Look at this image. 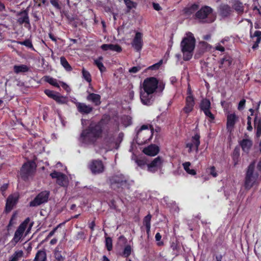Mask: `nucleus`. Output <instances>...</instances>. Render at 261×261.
<instances>
[{
    "label": "nucleus",
    "mask_w": 261,
    "mask_h": 261,
    "mask_svg": "<svg viewBox=\"0 0 261 261\" xmlns=\"http://www.w3.org/2000/svg\"><path fill=\"white\" fill-rule=\"evenodd\" d=\"M199 8V5L196 4H194L190 7H186L184 9V12L185 15L190 16L194 13Z\"/></svg>",
    "instance_id": "obj_30"
},
{
    "label": "nucleus",
    "mask_w": 261,
    "mask_h": 261,
    "mask_svg": "<svg viewBox=\"0 0 261 261\" xmlns=\"http://www.w3.org/2000/svg\"><path fill=\"white\" fill-rule=\"evenodd\" d=\"M140 99L143 105L150 106L154 101V96L152 93L141 91L140 92Z\"/></svg>",
    "instance_id": "obj_13"
},
{
    "label": "nucleus",
    "mask_w": 261,
    "mask_h": 261,
    "mask_svg": "<svg viewBox=\"0 0 261 261\" xmlns=\"http://www.w3.org/2000/svg\"><path fill=\"white\" fill-rule=\"evenodd\" d=\"M159 81L156 77H149L145 79L143 83V91L154 93L158 88Z\"/></svg>",
    "instance_id": "obj_6"
},
{
    "label": "nucleus",
    "mask_w": 261,
    "mask_h": 261,
    "mask_svg": "<svg viewBox=\"0 0 261 261\" xmlns=\"http://www.w3.org/2000/svg\"><path fill=\"white\" fill-rule=\"evenodd\" d=\"M163 160L161 157L158 156L148 164V170L154 172L161 169L162 167Z\"/></svg>",
    "instance_id": "obj_16"
},
{
    "label": "nucleus",
    "mask_w": 261,
    "mask_h": 261,
    "mask_svg": "<svg viewBox=\"0 0 261 261\" xmlns=\"http://www.w3.org/2000/svg\"><path fill=\"white\" fill-rule=\"evenodd\" d=\"M43 79L45 82L49 83L50 85L57 88L60 87L57 79L48 75L44 76Z\"/></svg>",
    "instance_id": "obj_35"
},
{
    "label": "nucleus",
    "mask_w": 261,
    "mask_h": 261,
    "mask_svg": "<svg viewBox=\"0 0 261 261\" xmlns=\"http://www.w3.org/2000/svg\"><path fill=\"white\" fill-rule=\"evenodd\" d=\"M183 167L184 169L187 172L190 169V166H191V163L189 162H187L184 163L183 164Z\"/></svg>",
    "instance_id": "obj_58"
},
{
    "label": "nucleus",
    "mask_w": 261,
    "mask_h": 261,
    "mask_svg": "<svg viewBox=\"0 0 261 261\" xmlns=\"http://www.w3.org/2000/svg\"><path fill=\"white\" fill-rule=\"evenodd\" d=\"M57 183L60 186L65 187L68 185V180H57Z\"/></svg>",
    "instance_id": "obj_56"
},
{
    "label": "nucleus",
    "mask_w": 261,
    "mask_h": 261,
    "mask_svg": "<svg viewBox=\"0 0 261 261\" xmlns=\"http://www.w3.org/2000/svg\"><path fill=\"white\" fill-rule=\"evenodd\" d=\"M17 43L19 44L24 45L29 48H31L34 50V48L32 43V41L28 39H26L23 41H17Z\"/></svg>",
    "instance_id": "obj_44"
},
{
    "label": "nucleus",
    "mask_w": 261,
    "mask_h": 261,
    "mask_svg": "<svg viewBox=\"0 0 261 261\" xmlns=\"http://www.w3.org/2000/svg\"><path fill=\"white\" fill-rule=\"evenodd\" d=\"M29 70V68L27 65L24 64H21L19 65H15L13 66V71L16 74L27 72Z\"/></svg>",
    "instance_id": "obj_27"
},
{
    "label": "nucleus",
    "mask_w": 261,
    "mask_h": 261,
    "mask_svg": "<svg viewBox=\"0 0 261 261\" xmlns=\"http://www.w3.org/2000/svg\"><path fill=\"white\" fill-rule=\"evenodd\" d=\"M89 101L93 102L95 106H98L101 104V96L98 94L90 93L86 98Z\"/></svg>",
    "instance_id": "obj_23"
},
{
    "label": "nucleus",
    "mask_w": 261,
    "mask_h": 261,
    "mask_svg": "<svg viewBox=\"0 0 261 261\" xmlns=\"http://www.w3.org/2000/svg\"><path fill=\"white\" fill-rule=\"evenodd\" d=\"M257 114H255L254 120V127L256 129V136L258 138L261 136V117L257 119Z\"/></svg>",
    "instance_id": "obj_25"
},
{
    "label": "nucleus",
    "mask_w": 261,
    "mask_h": 261,
    "mask_svg": "<svg viewBox=\"0 0 261 261\" xmlns=\"http://www.w3.org/2000/svg\"><path fill=\"white\" fill-rule=\"evenodd\" d=\"M159 152V148L155 145H150L143 149V152L148 155L154 156Z\"/></svg>",
    "instance_id": "obj_22"
},
{
    "label": "nucleus",
    "mask_w": 261,
    "mask_h": 261,
    "mask_svg": "<svg viewBox=\"0 0 261 261\" xmlns=\"http://www.w3.org/2000/svg\"><path fill=\"white\" fill-rule=\"evenodd\" d=\"M213 9L209 6H205L202 7L195 14V16L199 19H205L207 18L213 13Z\"/></svg>",
    "instance_id": "obj_15"
},
{
    "label": "nucleus",
    "mask_w": 261,
    "mask_h": 261,
    "mask_svg": "<svg viewBox=\"0 0 261 261\" xmlns=\"http://www.w3.org/2000/svg\"><path fill=\"white\" fill-rule=\"evenodd\" d=\"M200 136L199 133H196L191 138V142L186 144V147L188 148V152L191 153L193 150L198 151L200 144Z\"/></svg>",
    "instance_id": "obj_9"
},
{
    "label": "nucleus",
    "mask_w": 261,
    "mask_h": 261,
    "mask_svg": "<svg viewBox=\"0 0 261 261\" xmlns=\"http://www.w3.org/2000/svg\"><path fill=\"white\" fill-rule=\"evenodd\" d=\"M252 23H251V28L250 30V38L253 39L254 37H256V39L259 38L261 41V31H255L254 33H252Z\"/></svg>",
    "instance_id": "obj_42"
},
{
    "label": "nucleus",
    "mask_w": 261,
    "mask_h": 261,
    "mask_svg": "<svg viewBox=\"0 0 261 261\" xmlns=\"http://www.w3.org/2000/svg\"><path fill=\"white\" fill-rule=\"evenodd\" d=\"M54 256L57 261H64L65 256L63 255L61 251H60L58 248H56L54 251Z\"/></svg>",
    "instance_id": "obj_40"
},
{
    "label": "nucleus",
    "mask_w": 261,
    "mask_h": 261,
    "mask_svg": "<svg viewBox=\"0 0 261 261\" xmlns=\"http://www.w3.org/2000/svg\"><path fill=\"white\" fill-rule=\"evenodd\" d=\"M100 48L105 51L110 50V44H103L101 46Z\"/></svg>",
    "instance_id": "obj_59"
},
{
    "label": "nucleus",
    "mask_w": 261,
    "mask_h": 261,
    "mask_svg": "<svg viewBox=\"0 0 261 261\" xmlns=\"http://www.w3.org/2000/svg\"><path fill=\"white\" fill-rule=\"evenodd\" d=\"M162 64H163V60H161L158 63L149 66L148 68L151 70H157V69H159V68L160 67V66L162 65Z\"/></svg>",
    "instance_id": "obj_51"
},
{
    "label": "nucleus",
    "mask_w": 261,
    "mask_h": 261,
    "mask_svg": "<svg viewBox=\"0 0 261 261\" xmlns=\"http://www.w3.org/2000/svg\"><path fill=\"white\" fill-rule=\"evenodd\" d=\"M141 69V67L140 66H134L132 68H130L128 71L130 73H137L138 71H139Z\"/></svg>",
    "instance_id": "obj_52"
},
{
    "label": "nucleus",
    "mask_w": 261,
    "mask_h": 261,
    "mask_svg": "<svg viewBox=\"0 0 261 261\" xmlns=\"http://www.w3.org/2000/svg\"><path fill=\"white\" fill-rule=\"evenodd\" d=\"M231 156L233 165L236 166L238 164L240 158V148L239 147L237 146L234 148Z\"/></svg>",
    "instance_id": "obj_31"
},
{
    "label": "nucleus",
    "mask_w": 261,
    "mask_h": 261,
    "mask_svg": "<svg viewBox=\"0 0 261 261\" xmlns=\"http://www.w3.org/2000/svg\"><path fill=\"white\" fill-rule=\"evenodd\" d=\"M52 178H56V179H67V176L61 172L56 171H54L50 174Z\"/></svg>",
    "instance_id": "obj_37"
},
{
    "label": "nucleus",
    "mask_w": 261,
    "mask_h": 261,
    "mask_svg": "<svg viewBox=\"0 0 261 261\" xmlns=\"http://www.w3.org/2000/svg\"><path fill=\"white\" fill-rule=\"evenodd\" d=\"M215 49L217 50H219V51H220L221 52H223L225 50V48L224 47L221 45L220 44H218L217 45L216 47H215Z\"/></svg>",
    "instance_id": "obj_61"
},
{
    "label": "nucleus",
    "mask_w": 261,
    "mask_h": 261,
    "mask_svg": "<svg viewBox=\"0 0 261 261\" xmlns=\"http://www.w3.org/2000/svg\"><path fill=\"white\" fill-rule=\"evenodd\" d=\"M17 15L21 16L17 19V22L19 24L21 25L24 23V27L25 28L31 27L30 19L29 17V10L28 9L21 10V11L19 12Z\"/></svg>",
    "instance_id": "obj_12"
},
{
    "label": "nucleus",
    "mask_w": 261,
    "mask_h": 261,
    "mask_svg": "<svg viewBox=\"0 0 261 261\" xmlns=\"http://www.w3.org/2000/svg\"><path fill=\"white\" fill-rule=\"evenodd\" d=\"M111 50L115 51L117 53H120L122 51L121 47L118 44H110Z\"/></svg>",
    "instance_id": "obj_48"
},
{
    "label": "nucleus",
    "mask_w": 261,
    "mask_h": 261,
    "mask_svg": "<svg viewBox=\"0 0 261 261\" xmlns=\"http://www.w3.org/2000/svg\"><path fill=\"white\" fill-rule=\"evenodd\" d=\"M49 195V192L44 191L40 193L35 199L30 202V206H38L42 203L47 201Z\"/></svg>",
    "instance_id": "obj_8"
},
{
    "label": "nucleus",
    "mask_w": 261,
    "mask_h": 261,
    "mask_svg": "<svg viewBox=\"0 0 261 261\" xmlns=\"http://www.w3.org/2000/svg\"><path fill=\"white\" fill-rule=\"evenodd\" d=\"M153 7L154 10L159 11L161 9V7L160 5L158 3H153Z\"/></svg>",
    "instance_id": "obj_63"
},
{
    "label": "nucleus",
    "mask_w": 261,
    "mask_h": 261,
    "mask_svg": "<svg viewBox=\"0 0 261 261\" xmlns=\"http://www.w3.org/2000/svg\"><path fill=\"white\" fill-rule=\"evenodd\" d=\"M244 5L239 0H234L232 3V9H233L239 15H241L244 12Z\"/></svg>",
    "instance_id": "obj_21"
},
{
    "label": "nucleus",
    "mask_w": 261,
    "mask_h": 261,
    "mask_svg": "<svg viewBox=\"0 0 261 261\" xmlns=\"http://www.w3.org/2000/svg\"><path fill=\"white\" fill-rule=\"evenodd\" d=\"M29 222L30 218H27L22 223L19 225L15 231L14 237L11 241V243L13 245L15 246L25 236V234L24 235V233Z\"/></svg>",
    "instance_id": "obj_5"
},
{
    "label": "nucleus",
    "mask_w": 261,
    "mask_h": 261,
    "mask_svg": "<svg viewBox=\"0 0 261 261\" xmlns=\"http://www.w3.org/2000/svg\"><path fill=\"white\" fill-rule=\"evenodd\" d=\"M50 3L55 8L60 11L61 13H64L63 11H61L63 4L59 0H50Z\"/></svg>",
    "instance_id": "obj_41"
},
{
    "label": "nucleus",
    "mask_w": 261,
    "mask_h": 261,
    "mask_svg": "<svg viewBox=\"0 0 261 261\" xmlns=\"http://www.w3.org/2000/svg\"><path fill=\"white\" fill-rule=\"evenodd\" d=\"M83 77L88 83H90L92 81L91 75L90 72L86 70L84 68L82 69Z\"/></svg>",
    "instance_id": "obj_43"
},
{
    "label": "nucleus",
    "mask_w": 261,
    "mask_h": 261,
    "mask_svg": "<svg viewBox=\"0 0 261 261\" xmlns=\"http://www.w3.org/2000/svg\"><path fill=\"white\" fill-rule=\"evenodd\" d=\"M54 100L59 104H64L66 102V98L63 96L57 94Z\"/></svg>",
    "instance_id": "obj_46"
},
{
    "label": "nucleus",
    "mask_w": 261,
    "mask_h": 261,
    "mask_svg": "<svg viewBox=\"0 0 261 261\" xmlns=\"http://www.w3.org/2000/svg\"><path fill=\"white\" fill-rule=\"evenodd\" d=\"M195 104V98L194 96H187L186 98V105L182 109L183 112L186 114H189L193 110Z\"/></svg>",
    "instance_id": "obj_18"
},
{
    "label": "nucleus",
    "mask_w": 261,
    "mask_h": 261,
    "mask_svg": "<svg viewBox=\"0 0 261 261\" xmlns=\"http://www.w3.org/2000/svg\"><path fill=\"white\" fill-rule=\"evenodd\" d=\"M208 46V43L204 41H201L199 43V48H198L197 53L195 55V58H199L201 56L206 50Z\"/></svg>",
    "instance_id": "obj_28"
},
{
    "label": "nucleus",
    "mask_w": 261,
    "mask_h": 261,
    "mask_svg": "<svg viewBox=\"0 0 261 261\" xmlns=\"http://www.w3.org/2000/svg\"><path fill=\"white\" fill-rule=\"evenodd\" d=\"M109 118L102 117L97 122H92L84 129L79 138L80 141L87 145H94L97 140L102 137L105 126L108 124Z\"/></svg>",
    "instance_id": "obj_1"
},
{
    "label": "nucleus",
    "mask_w": 261,
    "mask_h": 261,
    "mask_svg": "<svg viewBox=\"0 0 261 261\" xmlns=\"http://www.w3.org/2000/svg\"><path fill=\"white\" fill-rule=\"evenodd\" d=\"M77 238L79 239H85V237L84 234V232L83 231H80L78 232L77 235Z\"/></svg>",
    "instance_id": "obj_62"
},
{
    "label": "nucleus",
    "mask_w": 261,
    "mask_h": 261,
    "mask_svg": "<svg viewBox=\"0 0 261 261\" xmlns=\"http://www.w3.org/2000/svg\"><path fill=\"white\" fill-rule=\"evenodd\" d=\"M180 42L181 51L183 55V60L185 61L190 60L194 54L195 48L196 39L193 33L188 32L186 34Z\"/></svg>",
    "instance_id": "obj_2"
},
{
    "label": "nucleus",
    "mask_w": 261,
    "mask_h": 261,
    "mask_svg": "<svg viewBox=\"0 0 261 261\" xmlns=\"http://www.w3.org/2000/svg\"><path fill=\"white\" fill-rule=\"evenodd\" d=\"M246 103V100L245 99H242L240 100V101L239 103L238 109L239 110H242L244 109L245 107Z\"/></svg>",
    "instance_id": "obj_53"
},
{
    "label": "nucleus",
    "mask_w": 261,
    "mask_h": 261,
    "mask_svg": "<svg viewBox=\"0 0 261 261\" xmlns=\"http://www.w3.org/2000/svg\"><path fill=\"white\" fill-rule=\"evenodd\" d=\"M137 163L139 166H143L145 164V162L143 160H138Z\"/></svg>",
    "instance_id": "obj_64"
},
{
    "label": "nucleus",
    "mask_w": 261,
    "mask_h": 261,
    "mask_svg": "<svg viewBox=\"0 0 261 261\" xmlns=\"http://www.w3.org/2000/svg\"><path fill=\"white\" fill-rule=\"evenodd\" d=\"M233 61V59L232 57H231L229 55H225L223 58H222L219 63L220 66L219 68H222L223 67L227 68L231 66Z\"/></svg>",
    "instance_id": "obj_24"
},
{
    "label": "nucleus",
    "mask_w": 261,
    "mask_h": 261,
    "mask_svg": "<svg viewBox=\"0 0 261 261\" xmlns=\"http://www.w3.org/2000/svg\"><path fill=\"white\" fill-rule=\"evenodd\" d=\"M151 219V215L149 214L145 216L143 219V224L146 227V231L147 233H149L150 229V221Z\"/></svg>",
    "instance_id": "obj_39"
},
{
    "label": "nucleus",
    "mask_w": 261,
    "mask_h": 261,
    "mask_svg": "<svg viewBox=\"0 0 261 261\" xmlns=\"http://www.w3.org/2000/svg\"><path fill=\"white\" fill-rule=\"evenodd\" d=\"M124 3L126 7V13H128L130 12V10L133 8H136L137 6V3L132 0H123Z\"/></svg>",
    "instance_id": "obj_33"
},
{
    "label": "nucleus",
    "mask_w": 261,
    "mask_h": 261,
    "mask_svg": "<svg viewBox=\"0 0 261 261\" xmlns=\"http://www.w3.org/2000/svg\"><path fill=\"white\" fill-rule=\"evenodd\" d=\"M33 261H46V252L42 250L38 251Z\"/></svg>",
    "instance_id": "obj_34"
},
{
    "label": "nucleus",
    "mask_w": 261,
    "mask_h": 261,
    "mask_svg": "<svg viewBox=\"0 0 261 261\" xmlns=\"http://www.w3.org/2000/svg\"><path fill=\"white\" fill-rule=\"evenodd\" d=\"M239 143L242 150L246 153L249 152L253 145L252 141L249 139H243L239 141Z\"/></svg>",
    "instance_id": "obj_20"
},
{
    "label": "nucleus",
    "mask_w": 261,
    "mask_h": 261,
    "mask_svg": "<svg viewBox=\"0 0 261 261\" xmlns=\"http://www.w3.org/2000/svg\"><path fill=\"white\" fill-rule=\"evenodd\" d=\"M19 198V195L17 193H14L10 195L8 197L5 206V212L9 213L16 204Z\"/></svg>",
    "instance_id": "obj_11"
},
{
    "label": "nucleus",
    "mask_w": 261,
    "mask_h": 261,
    "mask_svg": "<svg viewBox=\"0 0 261 261\" xmlns=\"http://www.w3.org/2000/svg\"><path fill=\"white\" fill-rule=\"evenodd\" d=\"M253 180H245L244 185L247 189H250L253 185Z\"/></svg>",
    "instance_id": "obj_55"
},
{
    "label": "nucleus",
    "mask_w": 261,
    "mask_h": 261,
    "mask_svg": "<svg viewBox=\"0 0 261 261\" xmlns=\"http://www.w3.org/2000/svg\"><path fill=\"white\" fill-rule=\"evenodd\" d=\"M34 2L36 6L38 7H41V4H45L46 0H34Z\"/></svg>",
    "instance_id": "obj_57"
},
{
    "label": "nucleus",
    "mask_w": 261,
    "mask_h": 261,
    "mask_svg": "<svg viewBox=\"0 0 261 261\" xmlns=\"http://www.w3.org/2000/svg\"><path fill=\"white\" fill-rule=\"evenodd\" d=\"M106 245L107 248V249L109 251H110L112 249V239L110 237H107L106 238Z\"/></svg>",
    "instance_id": "obj_49"
},
{
    "label": "nucleus",
    "mask_w": 261,
    "mask_h": 261,
    "mask_svg": "<svg viewBox=\"0 0 261 261\" xmlns=\"http://www.w3.org/2000/svg\"><path fill=\"white\" fill-rule=\"evenodd\" d=\"M153 127L152 125L144 124L137 131L136 136V142L139 145L148 143L153 135Z\"/></svg>",
    "instance_id": "obj_3"
},
{
    "label": "nucleus",
    "mask_w": 261,
    "mask_h": 261,
    "mask_svg": "<svg viewBox=\"0 0 261 261\" xmlns=\"http://www.w3.org/2000/svg\"><path fill=\"white\" fill-rule=\"evenodd\" d=\"M218 12L220 16L223 18L230 17L233 12L232 8L227 4H221L218 8Z\"/></svg>",
    "instance_id": "obj_14"
},
{
    "label": "nucleus",
    "mask_w": 261,
    "mask_h": 261,
    "mask_svg": "<svg viewBox=\"0 0 261 261\" xmlns=\"http://www.w3.org/2000/svg\"><path fill=\"white\" fill-rule=\"evenodd\" d=\"M132 251V249L131 246L129 245H127L125 247L122 255L125 257H127L130 255Z\"/></svg>",
    "instance_id": "obj_45"
},
{
    "label": "nucleus",
    "mask_w": 261,
    "mask_h": 261,
    "mask_svg": "<svg viewBox=\"0 0 261 261\" xmlns=\"http://www.w3.org/2000/svg\"><path fill=\"white\" fill-rule=\"evenodd\" d=\"M23 255V252L22 250L16 251L11 255L9 261H18Z\"/></svg>",
    "instance_id": "obj_38"
},
{
    "label": "nucleus",
    "mask_w": 261,
    "mask_h": 261,
    "mask_svg": "<svg viewBox=\"0 0 261 261\" xmlns=\"http://www.w3.org/2000/svg\"><path fill=\"white\" fill-rule=\"evenodd\" d=\"M76 109L79 113L82 114H90L93 110L90 105H87L85 103L78 101L74 102Z\"/></svg>",
    "instance_id": "obj_17"
},
{
    "label": "nucleus",
    "mask_w": 261,
    "mask_h": 261,
    "mask_svg": "<svg viewBox=\"0 0 261 261\" xmlns=\"http://www.w3.org/2000/svg\"><path fill=\"white\" fill-rule=\"evenodd\" d=\"M88 167L92 174H98L102 173L105 170V166L101 160H93L88 165Z\"/></svg>",
    "instance_id": "obj_7"
},
{
    "label": "nucleus",
    "mask_w": 261,
    "mask_h": 261,
    "mask_svg": "<svg viewBox=\"0 0 261 261\" xmlns=\"http://www.w3.org/2000/svg\"><path fill=\"white\" fill-rule=\"evenodd\" d=\"M260 41H260L259 38L256 39L255 41L254 42V44H253L252 48L253 49H255L256 48H257L258 47L259 44L260 43Z\"/></svg>",
    "instance_id": "obj_60"
},
{
    "label": "nucleus",
    "mask_w": 261,
    "mask_h": 261,
    "mask_svg": "<svg viewBox=\"0 0 261 261\" xmlns=\"http://www.w3.org/2000/svg\"><path fill=\"white\" fill-rule=\"evenodd\" d=\"M132 47L137 52L141 50L143 45V34L141 32H137L136 33L135 36L132 42Z\"/></svg>",
    "instance_id": "obj_10"
},
{
    "label": "nucleus",
    "mask_w": 261,
    "mask_h": 261,
    "mask_svg": "<svg viewBox=\"0 0 261 261\" xmlns=\"http://www.w3.org/2000/svg\"><path fill=\"white\" fill-rule=\"evenodd\" d=\"M203 112L204 113V115L207 118H209L208 120L210 122H211L214 120L215 117L214 115L212 113V112L211 111V109L206 110L205 111H203Z\"/></svg>",
    "instance_id": "obj_47"
},
{
    "label": "nucleus",
    "mask_w": 261,
    "mask_h": 261,
    "mask_svg": "<svg viewBox=\"0 0 261 261\" xmlns=\"http://www.w3.org/2000/svg\"><path fill=\"white\" fill-rule=\"evenodd\" d=\"M37 165L34 161L30 160L24 163L21 167L19 175L22 179L32 178L36 171Z\"/></svg>",
    "instance_id": "obj_4"
},
{
    "label": "nucleus",
    "mask_w": 261,
    "mask_h": 261,
    "mask_svg": "<svg viewBox=\"0 0 261 261\" xmlns=\"http://www.w3.org/2000/svg\"><path fill=\"white\" fill-rule=\"evenodd\" d=\"M44 93L49 98H51L52 99H54L57 94L55 93V92L50 90L49 89H45L44 90Z\"/></svg>",
    "instance_id": "obj_50"
},
{
    "label": "nucleus",
    "mask_w": 261,
    "mask_h": 261,
    "mask_svg": "<svg viewBox=\"0 0 261 261\" xmlns=\"http://www.w3.org/2000/svg\"><path fill=\"white\" fill-rule=\"evenodd\" d=\"M238 119L239 117L234 113L228 114L227 116V129L231 131L233 128Z\"/></svg>",
    "instance_id": "obj_19"
},
{
    "label": "nucleus",
    "mask_w": 261,
    "mask_h": 261,
    "mask_svg": "<svg viewBox=\"0 0 261 261\" xmlns=\"http://www.w3.org/2000/svg\"><path fill=\"white\" fill-rule=\"evenodd\" d=\"M210 173L214 177H216L217 176V173L216 168L214 166H212L210 168Z\"/></svg>",
    "instance_id": "obj_54"
},
{
    "label": "nucleus",
    "mask_w": 261,
    "mask_h": 261,
    "mask_svg": "<svg viewBox=\"0 0 261 261\" xmlns=\"http://www.w3.org/2000/svg\"><path fill=\"white\" fill-rule=\"evenodd\" d=\"M60 63L61 65L64 68V69L68 72L72 71V68L71 65L69 64L68 62L64 57L62 56L60 58Z\"/></svg>",
    "instance_id": "obj_36"
},
{
    "label": "nucleus",
    "mask_w": 261,
    "mask_h": 261,
    "mask_svg": "<svg viewBox=\"0 0 261 261\" xmlns=\"http://www.w3.org/2000/svg\"><path fill=\"white\" fill-rule=\"evenodd\" d=\"M255 166V161L252 162L247 168V170L246 172V175L245 177V179H251V178L253 177V173L254 171Z\"/></svg>",
    "instance_id": "obj_29"
},
{
    "label": "nucleus",
    "mask_w": 261,
    "mask_h": 261,
    "mask_svg": "<svg viewBox=\"0 0 261 261\" xmlns=\"http://www.w3.org/2000/svg\"><path fill=\"white\" fill-rule=\"evenodd\" d=\"M199 108L201 111H204L208 109H211V103L207 98H203L199 104Z\"/></svg>",
    "instance_id": "obj_26"
},
{
    "label": "nucleus",
    "mask_w": 261,
    "mask_h": 261,
    "mask_svg": "<svg viewBox=\"0 0 261 261\" xmlns=\"http://www.w3.org/2000/svg\"><path fill=\"white\" fill-rule=\"evenodd\" d=\"M103 57L102 56L99 57L98 59L94 60V64L98 67L100 71L102 73L106 71V68L102 63Z\"/></svg>",
    "instance_id": "obj_32"
}]
</instances>
